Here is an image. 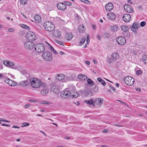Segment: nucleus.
I'll return each mask as SVG.
<instances>
[{"instance_id":"f257e3e1","label":"nucleus","mask_w":147,"mask_h":147,"mask_svg":"<svg viewBox=\"0 0 147 147\" xmlns=\"http://www.w3.org/2000/svg\"><path fill=\"white\" fill-rule=\"evenodd\" d=\"M30 82L32 87L34 88H39L42 85L41 80L36 78H33L30 80Z\"/></svg>"},{"instance_id":"f03ea898","label":"nucleus","mask_w":147,"mask_h":147,"mask_svg":"<svg viewBox=\"0 0 147 147\" xmlns=\"http://www.w3.org/2000/svg\"><path fill=\"white\" fill-rule=\"evenodd\" d=\"M42 57L43 59L45 61H50L53 59L52 55L49 51H45L42 53Z\"/></svg>"},{"instance_id":"7ed1b4c3","label":"nucleus","mask_w":147,"mask_h":147,"mask_svg":"<svg viewBox=\"0 0 147 147\" xmlns=\"http://www.w3.org/2000/svg\"><path fill=\"white\" fill-rule=\"evenodd\" d=\"M34 49L35 51L38 53L43 52L45 50L44 45L41 43H37L34 45Z\"/></svg>"},{"instance_id":"20e7f679","label":"nucleus","mask_w":147,"mask_h":147,"mask_svg":"<svg viewBox=\"0 0 147 147\" xmlns=\"http://www.w3.org/2000/svg\"><path fill=\"white\" fill-rule=\"evenodd\" d=\"M26 38L29 40L34 41L36 37L34 33L32 31H29L26 34Z\"/></svg>"},{"instance_id":"39448f33","label":"nucleus","mask_w":147,"mask_h":147,"mask_svg":"<svg viewBox=\"0 0 147 147\" xmlns=\"http://www.w3.org/2000/svg\"><path fill=\"white\" fill-rule=\"evenodd\" d=\"M124 81L127 85L131 86L134 84L135 80L131 76H127L125 78Z\"/></svg>"},{"instance_id":"423d86ee","label":"nucleus","mask_w":147,"mask_h":147,"mask_svg":"<svg viewBox=\"0 0 147 147\" xmlns=\"http://www.w3.org/2000/svg\"><path fill=\"white\" fill-rule=\"evenodd\" d=\"M25 48L27 49L31 50L32 49L34 46V43L31 41H26L24 43Z\"/></svg>"},{"instance_id":"0eeeda50","label":"nucleus","mask_w":147,"mask_h":147,"mask_svg":"<svg viewBox=\"0 0 147 147\" xmlns=\"http://www.w3.org/2000/svg\"><path fill=\"white\" fill-rule=\"evenodd\" d=\"M61 96L64 99H68L71 97V94L69 91L65 90L61 92Z\"/></svg>"},{"instance_id":"6e6552de","label":"nucleus","mask_w":147,"mask_h":147,"mask_svg":"<svg viewBox=\"0 0 147 147\" xmlns=\"http://www.w3.org/2000/svg\"><path fill=\"white\" fill-rule=\"evenodd\" d=\"M118 43L120 45H123L126 43V40L125 38L123 36L118 37L117 39Z\"/></svg>"},{"instance_id":"1a4fd4ad","label":"nucleus","mask_w":147,"mask_h":147,"mask_svg":"<svg viewBox=\"0 0 147 147\" xmlns=\"http://www.w3.org/2000/svg\"><path fill=\"white\" fill-rule=\"evenodd\" d=\"M53 34L55 38L59 39H61L62 38L61 33L60 31L58 30H55L54 31Z\"/></svg>"},{"instance_id":"9d476101","label":"nucleus","mask_w":147,"mask_h":147,"mask_svg":"<svg viewBox=\"0 0 147 147\" xmlns=\"http://www.w3.org/2000/svg\"><path fill=\"white\" fill-rule=\"evenodd\" d=\"M44 28H53L55 25L52 22L48 21L45 22L44 24Z\"/></svg>"},{"instance_id":"9b49d317","label":"nucleus","mask_w":147,"mask_h":147,"mask_svg":"<svg viewBox=\"0 0 147 147\" xmlns=\"http://www.w3.org/2000/svg\"><path fill=\"white\" fill-rule=\"evenodd\" d=\"M123 7L125 10L127 12L131 13L133 11L132 7L129 5L125 4Z\"/></svg>"},{"instance_id":"f8f14e48","label":"nucleus","mask_w":147,"mask_h":147,"mask_svg":"<svg viewBox=\"0 0 147 147\" xmlns=\"http://www.w3.org/2000/svg\"><path fill=\"white\" fill-rule=\"evenodd\" d=\"M131 18L130 15L128 13H125L123 15V21L125 22H129Z\"/></svg>"},{"instance_id":"ddd939ff","label":"nucleus","mask_w":147,"mask_h":147,"mask_svg":"<svg viewBox=\"0 0 147 147\" xmlns=\"http://www.w3.org/2000/svg\"><path fill=\"white\" fill-rule=\"evenodd\" d=\"M105 8L107 11H111L113 8V5L111 3H107L105 5Z\"/></svg>"},{"instance_id":"4468645a","label":"nucleus","mask_w":147,"mask_h":147,"mask_svg":"<svg viewBox=\"0 0 147 147\" xmlns=\"http://www.w3.org/2000/svg\"><path fill=\"white\" fill-rule=\"evenodd\" d=\"M57 7L58 9L63 10L66 9V6L63 3H59L57 5Z\"/></svg>"},{"instance_id":"2eb2a0df","label":"nucleus","mask_w":147,"mask_h":147,"mask_svg":"<svg viewBox=\"0 0 147 147\" xmlns=\"http://www.w3.org/2000/svg\"><path fill=\"white\" fill-rule=\"evenodd\" d=\"M5 82L8 83L11 86H14L16 85V83L15 82L7 78L5 80Z\"/></svg>"},{"instance_id":"dca6fc26","label":"nucleus","mask_w":147,"mask_h":147,"mask_svg":"<svg viewBox=\"0 0 147 147\" xmlns=\"http://www.w3.org/2000/svg\"><path fill=\"white\" fill-rule=\"evenodd\" d=\"M107 16L109 19L112 20H114L116 18L115 14L112 12H110L107 14Z\"/></svg>"},{"instance_id":"f3484780","label":"nucleus","mask_w":147,"mask_h":147,"mask_svg":"<svg viewBox=\"0 0 147 147\" xmlns=\"http://www.w3.org/2000/svg\"><path fill=\"white\" fill-rule=\"evenodd\" d=\"M84 103L88 105H91L93 107L95 106V101L93 100L92 99H91L89 100H85L84 101Z\"/></svg>"},{"instance_id":"a211bd4d","label":"nucleus","mask_w":147,"mask_h":147,"mask_svg":"<svg viewBox=\"0 0 147 147\" xmlns=\"http://www.w3.org/2000/svg\"><path fill=\"white\" fill-rule=\"evenodd\" d=\"M3 64L7 66H12L14 65L13 62L9 61L7 60H5L4 61Z\"/></svg>"},{"instance_id":"6ab92c4d","label":"nucleus","mask_w":147,"mask_h":147,"mask_svg":"<svg viewBox=\"0 0 147 147\" xmlns=\"http://www.w3.org/2000/svg\"><path fill=\"white\" fill-rule=\"evenodd\" d=\"M73 37V35L71 33H67L65 36V38L66 39L68 40H71Z\"/></svg>"},{"instance_id":"aec40b11","label":"nucleus","mask_w":147,"mask_h":147,"mask_svg":"<svg viewBox=\"0 0 147 147\" xmlns=\"http://www.w3.org/2000/svg\"><path fill=\"white\" fill-rule=\"evenodd\" d=\"M78 78L81 80L84 81L87 78V76L84 74H80L78 76Z\"/></svg>"},{"instance_id":"412c9836","label":"nucleus","mask_w":147,"mask_h":147,"mask_svg":"<svg viewBox=\"0 0 147 147\" xmlns=\"http://www.w3.org/2000/svg\"><path fill=\"white\" fill-rule=\"evenodd\" d=\"M119 55L117 53H113L111 56L112 59L113 60H116L119 58Z\"/></svg>"},{"instance_id":"4be33fe9","label":"nucleus","mask_w":147,"mask_h":147,"mask_svg":"<svg viewBox=\"0 0 147 147\" xmlns=\"http://www.w3.org/2000/svg\"><path fill=\"white\" fill-rule=\"evenodd\" d=\"M95 105L96 104L100 105L103 102V99L101 98H98L96 99L95 100Z\"/></svg>"},{"instance_id":"5701e85b","label":"nucleus","mask_w":147,"mask_h":147,"mask_svg":"<svg viewBox=\"0 0 147 147\" xmlns=\"http://www.w3.org/2000/svg\"><path fill=\"white\" fill-rule=\"evenodd\" d=\"M142 61L145 64H147V55L145 54L142 56Z\"/></svg>"},{"instance_id":"b1692460","label":"nucleus","mask_w":147,"mask_h":147,"mask_svg":"<svg viewBox=\"0 0 147 147\" xmlns=\"http://www.w3.org/2000/svg\"><path fill=\"white\" fill-rule=\"evenodd\" d=\"M35 21L37 23H39L41 21L40 17L38 15H36L34 17Z\"/></svg>"},{"instance_id":"393cba45","label":"nucleus","mask_w":147,"mask_h":147,"mask_svg":"<svg viewBox=\"0 0 147 147\" xmlns=\"http://www.w3.org/2000/svg\"><path fill=\"white\" fill-rule=\"evenodd\" d=\"M65 76L63 74H58L56 77V78L58 80H61L64 79Z\"/></svg>"},{"instance_id":"a878e982","label":"nucleus","mask_w":147,"mask_h":147,"mask_svg":"<svg viewBox=\"0 0 147 147\" xmlns=\"http://www.w3.org/2000/svg\"><path fill=\"white\" fill-rule=\"evenodd\" d=\"M29 83V82L27 80H25L21 82L20 84L22 86H26L28 85Z\"/></svg>"},{"instance_id":"bb28decb","label":"nucleus","mask_w":147,"mask_h":147,"mask_svg":"<svg viewBox=\"0 0 147 147\" xmlns=\"http://www.w3.org/2000/svg\"><path fill=\"white\" fill-rule=\"evenodd\" d=\"M98 81L100 82L103 86H105L106 84V82L100 78H98L97 79Z\"/></svg>"},{"instance_id":"cd10ccee","label":"nucleus","mask_w":147,"mask_h":147,"mask_svg":"<svg viewBox=\"0 0 147 147\" xmlns=\"http://www.w3.org/2000/svg\"><path fill=\"white\" fill-rule=\"evenodd\" d=\"M48 91L47 90H43L40 92V94L42 95H47L48 93Z\"/></svg>"},{"instance_id":"c85d7f7f","label":"nucleus","mask_w":147,"mask_h":147,"mask_svg":"<svg viewBox=\"0 0 147 147\" xmlns=\"http://www.w3.org/2000/svg\"><path fill=\"white\" fill-rule=\"evenodd\" d=\"M78 94L77 92L74 91L72 93V94L71 95L72 97L73 98H76L78 97Z\"/></svg>"},{"instance_id":"c756f323","label":"nucleus","mask_w":147,"mask_h":147,"mask_svg":"<svg viewBox=\"0 0 147 147\" xmlns=\"http://www.w3.org/2000/svg\"><path fill=\"white\" fill-rule=\"evenodd\" d=\"M47 44L49 45L50 47L51 50L53 51L54 53L55 54H57L58 53L57 52V51H55L53 47L50 44L48 43V42H46Z\"/></svg>"},{"instance_id":"7c9ffc66","label":"nucleus","mask_w":147,"mask_h":147,"mask_svg":"<svg viewBox=\"0 0 147 147\" xmlns=\"http://www.w3.org/2000/svg\"><path fill=\"white\" fill-rule=\"evenodd\" d=\"M87 83L88 84L92 86L93 85L94 83L92 80L90 78H89L87 80Z\"/></svg>"},{"instance_id":"2f4dec72","label":"nucleus","mask_w":147,"mask_h":147,"mask_svg":"<svg viewBox=\"0 0 147 147\" xmlns=\"http://www.w3.org/2000/svg\"><path fill=\"white\" fill-rule=\"evenodd\" d=\"M93 93L92 92L88 91L86 92V96H90L92 95Z\"/></svg>"},{"instance_id":"473e14b6","label":"nucleus","mask_w":147,"mask_h":147,"mask_svg":"<svg viewBox=\"0 0 147 147\" xmlns=\"http://www.w3.org/2000/svg\"><path fill=\"white\" fill-rule=\"evenodd\" d=\"M140 27V26L139 24H138L136 22H135L132 25L131 28H139Z\"/></svg>"},{"instance_id":"72a5a7b5","label":"nucleus","mask_w":147,"mask_h":147,"mask_svg":"<svg viewBox=\"0 0 147 147\" xmlns=\"http://www.w3.org/2000/svg\"><path fill=\"white\" fill-rule=\"evenodd\" d=\"M20 2L22 5H25L27 2V0H20Z\"/></svg>"},{"instance_id":"f704fd0d","label":"nucleus","mask_w":147,"mask_h":147,"mask_svg":"<svg viewBox=\"0 0 147 147\" xmlns=\"http://www.w3.org/2000/svg\"><path fill=\"white\" fill-rule=\"evenodd\" d=\"M85 30L84 28H79L78 31L80 33H82L85 32Z\"/></svg>"},{"instance_id":"c9c22d12","label":"nucleus","mask_w":147,"mask_h":147,"mask_svg":"<svg viewBox=\"0 0 147 147\" xmlns=\"http://www.w3.org/2000/svg\"><path fill=\"white\" fill-rule=\"evenodd\" d=\"M40 103L41 104L43 105H49L51 104V103L50 102H48L44 101L40 102Z\"/></svg>"},{"instance_id":"e433bc0d","label":"nucleus","mask_w":147,"mask_h":147,"mask_svg":"<svg viewBox=\"0 0 147 147\" xmlns=\"http://www.w3.org/2000/svg\"><path fill=\"white\" fill-rule=\"evenodd\" d=\"M85 39L84 38H82L80 40V45H82L85 42Z\"/></svg>"},{"instance_id":"4c0bfd02","label":"nucleus","mask_w":147,"mask_h":147,"mask_svg":"<svg viewBox=\"0 0 147 147\" xmlns=\"http://www.w3.org/2000/svg\"><path fill=\"white\" fill-rule=\"evenodd\" d=\"M90 41V37L89 34L87 35L86 42L88 44H89Z\"/></svg>"},{"instance_id":"58836bf2","label":"nucleus","mask_w":147,"mask_h":147,"mask_svg":"<svg viewBox=\"0 0 147 147\" xmlns=\"http://www.w3.org/2000/svg\"><path fill=\"white\" fill-rule=\"evenodd\" d=\"M20 26L21 27V28H29V27L28 26L26 25V24H20Z\"/></svg>"},{"instance_id":"ea45409f","label":"nucleus","mask_w":147,"mask_h":147,"mask_svg":"<svg viewBox=\"0 0 147 147\" xmlns=\"http://www.w3.org/2000/svg\"><path fill=\"white\" fill-rule=\"evenodd\" d=\"M29 125V123L25 122L22 123V127H24L26 126H27Z\"/></svg>"},{"instance_id":"a19ab883","label":"nucleus","mask_w":147,"mask_h":147,"mask_svg":"<svg viewBox=\"0 0 147 147\" xmlns=\"http://www.w3.org/2000/svg\"><path fill=\"white\" fill-rule=\"evenodd\" d=\"M45 30L48 32H51L54 30L53 28H45Z\"/></svg>"},{"instance_id":"79ce46f5","label":"nucleus","mask_w":147,"mask_h":147,"mask_svg":"<svg viewBox=\"0 0 147 147\" xmlns=\"http://www.w3.org/2000/svg\"><path fill=\"white\" fill-rule=\"evenodd\" d=\"M146 24V22L145 21L141 22L140 24V25L141 27H143L145 26Z\"/></svg>"},{"instance_id":"37998d69","label":"nucleus","mask_w":147,"mask_h":147,"mask_svg":"<svg viewBox=\"0 0 147 147\" xmlns=\"http://www.w3.org/2000/svg\"><path fill=\"white\" fill-rule=\"evenodd\" d=\"M56 42L58 44H59V45H62V46L64 45V42H62V41H60L57 40L56 41Z\"/></svg>"},{"instance_id":"c03bdc74","label":"nucleus","mask_w":147,"mask_h":147,"mask_svg":"<svg viewBox=\"0 0 147 147\" xmlns=\"http://www.w3.org/2000/svg\"><path fill=\"white\" fill-rule=\"evenodd\" d=\"M138 28H131V30L135 33L136 34L137 32Z\"/></svg>"},{"instance_id":"a18cd8bd","label":"nucleus","mask_w":147,"mask_h":147,"mask_svg":"<svg viewBox=\"0 0 147 147\" xmlns=\"http://www.w3.org/2000/svg\"><path fill=\"white\" fill-rule=\"evenodd\" d=\"M64 4L66 5H67L68 6H70L71 5V2L68 1H65L64 2Z\"/></svg>"},{"instance_id":"49530a36","label":"nucleus","mask_w":147,"mask_h":147,"mask_svg":"<svg viewBox=\"0 0 147 147\" xmlns=\"http://www.w3.org/2000/svg\"><path fill=\"white\" fill-rule=\"evenodd\" d=\"M1 121L4 122H8V123L9 122V121H8L5 120L3 119H0V124L1 123Z\"/></svg>"},{"instance_id":"de8ad7c7","label":"nucleus","mask_w":147,"mask_h":147,"mask_svg":"<svg viewBox=\"0 0 147 147\" xmlns=\"http://www.w3.org/2000/svg\"><path fill=\"white\" fill-rule=\"evenodd\" d=\"M142 74V71L140 70H138L136 71V74L138 75L141 74Z\"/></svg>"},{"instance_id":"09e8293b","label":"nucleus","mask_w":147,"mask_h":147,"mask_svg":"<svg viewBox=\"0 0 147 147\" xmlns=\"http://www.w3.org/2000/svg\"><path fill=\"white\" fill-rule=\"evenodd\" d=\"M110 89L109 91H111V90L113 91L114 92L115 91V88L112 87V86H110Z\"/></svg>"},{"instance_id":"8fccbe9b","label":"nucleus","mask_w":147,"mask_h":147,"mask_svg":"<svg viewBox=\"0 0 147 147\" xmlns=\"http://www.w3.org/2000/svg\"><path fill=\"white\" fill-rule=\"evenodd\" d=\"M1 125L3 126H5L7 127H10V125H8L5 123H3Z\"/></svg>"},{"instance_id":"3c124183","label":"nucleus","mask_w":147,"mask_h":147,"mask_svg":"<svg viewBox=\"0 0 147 147\" xmlns=\"http://www.w3.org/2000/svg\"><path fill=\"white\" fill-rule=\"evenodd\" d=\"M84 3L87 4H89L90 3V2L88 0H85Z\"/></svg>"},{"instance_id":"603ef678","label":"nucleus","mask_w":147,"mask_h":147,"mask_svg":"<svg viewBox=\"0 0 147 147\" xmlns=\"http://www.w3.org/2000/svg\"><path fill=\"white\" fill-rule=\"evenodd\" d=\"M8 31L9 32H12L13 31V30L12 28H9L8 30Z\"/></svg>"},{"instance_id":"864d4df0","label":"nucleus","mask_w":147,"mask_h":147,"mask_svg":"<svg viewBox=\"0 0 147 147\" xmlns=\"http://www.w3.org/2000/svg\"><path fill=\"white\" fill-rule=\"evenodd\" d=\"M118 26H117V25H113L112 26H111V28H118Z\"/></svg>"},{"instance_id":"5fc2aeb1","label":"nucleus","mask_w":147,"mask_h":147,"mask_svg":"<svg viewBox=\"0 0 147 147\" xmlns=\"http://www.w3.org/2000/svg\"><path fill=\"white\" fill-rule=\"evenodd\" d=\"M29 101L30 102H36V101L34 100H29Z\"/></svg>"},{"instance_id":"6e6d98bb","label":"nucleus","mask_w":147,"mask_h":147,"mask_svg":"<svg viewBox=\"0 0 147 147\" xmlns=\"http://www.w3.org/2000/svg\"><path fill=\"white\" fill-rule=\"evenodd\" d=\"M12 127L13 128H17V129H19V127L17 126H14V125H13L12 126Z\"/></svg>"},{"instance_id":"4d7b16f0","label":"nucleus","mask_w":147,"mask_h":147,"mask_svg":"<svg viewBox=\"0 0 147 147\" xmlns=\"http://www.w3.org/2000/svg\"><path fill=\"white\" fill-rule=\"evenodd\" d=\"M111 30L113 31H116L117 30V28H114L113 29H112Z\"/></svg>"},{"instance_id":"13d9d810","label":"nucleus","mask_w":147,"mask_h":147,"mask_svg":"<svg viewBox=\"0 0 147 147\" xmlns=\"http://www.w3.org/2000/svg\"><path fill=\"white\" fill-rule=\"evenodd\" d=\"M97 38L99 40H100L101 36L99 35H98L97 36Z\"/></svg>"},{"instance_id":"bf43d9fd","label":"nucleus","mask_w":147,"mask_h":147,"mask_svg":"<svg viewBox=\"0 0 147 147\" xmlns=\"http://www.w3.org/2000/svg\"><path fill=\"white\" fill-rule=\"evenodd\" d=\"M24 107H29V105L28 104H26L25 105Z\"/></svg>"},{"instance_id":"052dcab7","label":"nucleus","mask_w":147,"mask_h":147,"mask_svg":"<svg viewBox=\"0 0 147 147\" xmlns=\"http://www.w3.org/2000/svg\"><path fill=\"white\" fill-rule=\"evenodd\" d=\"M107 131L106 129H104L102 130V132L103 133H106L107 132Z\"/></svg>"},{"instance_id":"680f3d73","label":"nucleus","mask_w":147,"mask_h":147,"mask_svg":"<svg viewBox=\"0 0 147 147\" xmlns=\"http://www.w3.org/2000/svg\"><path fill=\"white\" fill-rule=\"evenodd\" d=\"M93 61H94V64H97V62L96 61V60H93Z\"/></svg>"},{"instance_id":"e2e57ef3","label":"nucleus","mask_w":147,"mask_h":147,"mask_svg":"<svg viewBox=\"0 0 147 147\" xmlns=\"http://www.w3.org/2000/svg\"><path fill=\"white\" fill-rule=\"evenodd\" d=\"M86 63L88 65H89L90 64V63L89 61H87L86 62Z\"/></svg>"},{"instance_id":"0e129e2a","label":"nucleus","mask_w":147,"mask_h":147,"mask_svg":"<svg viewBox=\"0 0 147 147\" xmlns=\"http://www.w3.org/2000/svg\"><path fill=\"white\" fill-rule=\"evenodd\" d=\"M42 133L45 136H46V134L43 132L42 131H41Z\"/></svg>"},{"instance_id":"69168bd1","label":"nucleus","mask_w":147,"mask_h":147,"mask_svg":"<svg viewBox=\"0 0 147 147\" xmlns=\"http://www.w3.org/2000/svg\"><path fill=\"white\" fill-rule=\"evenodd\" d=\"M21 13V14L25 18H26V17L22 13Z\"/></svg>"},{"instance_id":"338daca9","label":"nucleus","mask_w":147,"mask_h":147,"mask_svg":"<svg viewBox=\"0 0 147 147\" xmlns=\"http://www.w3.org/2000/svg\"><path fill=\"white\" fill-rule=\"evenodd\" d=\"M79 104H80V102H77L76 103V105H77V106H78V105H79Z\"/></svg>"},{"instance_id":"774afa93","label":"nucleus","mask_w":147,"mask_h":147,"mask_svg":"<svg viewBox=\"0 0 147 147\" xmlns=\"http://www.w3.org/2000/svg\"><path fill=\"white\" fill-rule=\"evenodd\" d=\"M115 85L117 87H118L119 86V85L118 84H116Z\"/></svg>"}]
</instances>
